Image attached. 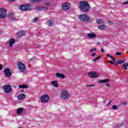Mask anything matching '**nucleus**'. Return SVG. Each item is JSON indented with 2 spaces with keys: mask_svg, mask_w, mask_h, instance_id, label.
Segmentation results:
<instances>
[{
  "mask_svg": "<svg viewBox=\"0 0 128 128\" xmlns=\"http://www.w3.org/2000/svg\"><path fill=\"white\" fill-rule=\"evenodd\" d=\"M122 106H126V102H122Z\"/></svg>",
  "mask_w": 128,
  "mask_h": 128,
  "instance_id": "36",
  "label": "nucleus"
},
{
  "mask_svg": "<svg viewBox=\"0 0 128 128\" xmlns=\"http://www.w3.org/2000/svg\"><path fill=\"white\" fill-rule=\"evenodd\" d=\"M128 4V1L124 2V3H122V4Z\"/></svg>",
  "mask_w": 128,
  "mask_h": 128,
  "instance_id": "40",
  "label": "nucleus"
},
{
  "mask_svg": "<svg viewBox=\"0 0 128 128\" xmlns=\"http://www.w3.org/2000/svg\"><path fill=\"white\" fill-rule=\"evenodd\" d=\"M14 42H16V40L14 38H11L10 41L9 42L10 46H12V44H14Z\"/></svg>",
  "mask_w": 128,
  "mask_h": 128,
  "instance_id": "17",
  "label": "nucleus"
},
{
  "mask_svg": "<svg viewBox=\"0 0 128 128\" xmlns=\"http://www.w3.org/2000/svg\"><path fill=\"white\" fill-rule=\"evenodd\" d=\"M48 10V8L46 7H44V6H42L40 8V10Z\"/></svg>",
  "mask_w": 128,
  "mask_h": 128,
  "instance_id": "27",
  "label": "nucleus"
},
{
  "mask_svg": "<svg viewBox=\"0 0 128 128\" xmlns=\"http://www.w3.org/2000/svg\"><path fill=\"white\" fill-rule=\"evenodd\" d=\"M44 0H30L31 2H40Z\"/></svg>",
  "mask_w": 128,
  "mask_h": 128,
  "instance_id": "23",
  "label": "nucleus"
},
{
  "mask_svg": "<svg viewBox=\"0 0 128 128\" xmlns=\"http://www.w3.org/2000/svg\"><path fill=\"white\" fill-rule=\"evenodd\" d=\"M100 56H97L94 59L93 62H96V60H100Z\"/></svg>",
  "mask_w": 128,
  "mask_h": 128,
  "instance_id": "24",
  "label": "nucleus"
},
{
  "mask_svg": "<svg viewBox=\"0 0 128 128\" xmlns=\"http://www.w3.org/2000/svg\"><path fill=\"white\" fill-rule=\"evenodd\" d=\"M52 84L55 86L56 88H58V81L57 80H54L53 81L51 82Z\"/></svg>",
  "mask_w": 128,
  "mask_h": 128,
  "instance_id": "15",
  "label": "nucleus"
},
{
  "mask_svg": "<svg viewBox=\"0 0 128 128\" xmlns=\"http://www.w3.org/2000/svg\"><path fill=\"white\" fill-rule=\"evenodd\" d=\"M52 4L50 2H46L45 3V6H50Z\"/></svg>",
  "mask_w": 128,
  "mask_h": 128,
  "instance_id": "28",
  "label": "nucleus"
},
{
  "mask_svg": "<svg viewBox=\"0 0 128 128\" xmlns=\"http://www.w3.org/2000/svg\"><path fill=\"white\" fill-rule=\"evenodd\" d=\"M101 52H104V49H102L101 50Z\"/></svg>",
  "mask_w": 128,
  "mask_h": 128,
  "instance_id": "48",
  "label": "nucleus"
},
{
  "mask_svg": "<svg viewBox=\"0 0 128 128\" xmlns=\"http://www.w3.org/2000/svg\"><path fill=\"white\" fill-rule=\"evenodd\" d=\"M2 65L0 64V70H2Z\"/></svg>",
  "mask_w": 128,
  "mask_h": 128,
  "instance_id": "41",
  "label": "nucleus"
},
{
  "mask_svg": "<svg viewBox=\"0 0 128 128\" xmlns=\"http://www.w3.org/2000/svg\"><path fill=\"white\" fill-rule=\"evenodd\" d=\"M4 74L5 76H6V78H10V76H12V73L10 72V70L8 68H6L4 70Z\"/></svg>",
  "mask_w": 128,
  "mask_h": 128,
  "instance_id": "11",
  "label": "nucleus"
},
{
  "mask_svg": "<svg viewBox=\"0 0 128 128\" xmlns=\"http://www.w3.org/2000/svg\"><path fill=\"white\" fill-rule=\"evenodd\" d=\"M112 24V22L110 21L109 22V24Z\"/></svg>",
  "mask_w": 128,
  "mask_h": 128,
  "instance_id": "44",
  "label": "nucleus"
},
{
  "mask_svg": "<svg viewBox=\"0 0 128 128\" xmlns=\"http://www.w3.org/2000/svg\"><path fill=\"white\" fill-rule=\"evenodd\" d=\"M116 56H122V53L120 52H116Z\"/></svg>",
  "mask_w": 128,
  "mask_h": 128,
  "instance_id": "33",
  "label": "nucleus"
},
{
  "mask_svg": "<svg viewBox=\"0 0 128 128\" xmlns=\"http://www.w3.org/2000/svg\"><path fill=\"white\" fill-rule=\"evenodd\" d=\"M110 79H104L99 81L100 84H104V82H108Z\"/></svg>",
  "mask_w": 128,
  "mask_h": 128,
  "instance_id": "16",
  "label": "nucleus"
},
{
  "mask_svg": "<svg viewBox=\"0 0 128 128\" xmlns=\"http://www.w3.org/2000/svg\"><path fill=\"white\" fill-rule=\"evenodd\" d=\"M18 36H24L26 34V32L24 31H20L18 33Z\"/></svg>",
  "mask_w": 128,
  "mask_h": 128,
  "instance_id": "21",
  "label": "nucleus"
},
{
  "mask_svg": "<svg viewBox=\"0 0 128 128\" xmlns=\"http://www.w3.org/2000/svg\"><path fill=\"white\" fill-rule=\"evenodd\" d=\"M79 8H80L81 12H86L90 10V4L87 2L82 1L79 4Z\"/></svg>",
  "mask_w": 128,
  "mask_h": 128,
  "instance_id": "1",
  "label": "nucleus"
},
{
  "mask_svg": "<svg viewBox=\"0 0 128 128\" xmlns=\"http://www.w3.org/2000/svg\"><path fill=\"white\" fill-rule=\"evenodd\" d=\"M106 86L108 88L110 86V84H106Z\"/></svg>",
  "mask_w": 128,
  "mask_h": 128,
  "instance_id": "46",
  "label": "nucleus"
},
{
  "mask_svg": "<svg viewBox=\"0 0 128 128\" xmlns=\"http://www.w3.org/2000/svg\"><path fill=\"white\" fill-rule=\"evenodd\" d=\"M14 88H16V86H14Z\"/></svg>",
  "mask_w": 128,
  "mask_h": 128,
  "instance_id": "50",
  "label": "nucleus"
},
{
  "mask_svg": "<svg viewBox=\"0 0 128 128\" xmlns=\"http://www.w3.org/2000/svg\"><path fill=\"white\" fill-rule=\"evenodd\" d=\"M6 16V10L4 8H0V18H4Z\"/></svg>",
  "mask_w": 128,
  "mask_h": 128,
  "instance_id": "5",
  "label": "nucleus"
},
{
  "mask_svg": "<svg viewBox=\"0 0 128 128\" xmlns=\"http://www.w3.org/2000/svg\"><path fill=\"white\" fill-rule=\"evenodd\" d=\"M19 88H28V85L26 84H21L18 86Z\"/></svg>",
  "mask_w": 128,
  "mask_h": 128,
  "instance_id": "20",
  "label": "nucleus"
},
{
  "mask_svg": "<svg viewBox=\"0 0 128 128\" xmlns=\"http://www.w3.org/2000/svg\"><path fill=\"white\" fill-rule=\"evenodd\" d=\"M112 110H118V106H116V105H114L112 106Z\"/></svg>",
  "mask_w": 128,
  "mask_h": 128,
  "instance_id": "29",
  "label": "nucleus"
},
{
  "mask_svg": "<svg viewBox=\"0 0 128 128\" xmlns=\"http://www.w3.org/2000/svg\"><path fill=\"white\" fill-rule=\"evenodd\" d=\"M40 100L42 102H48L50 100V96L48 94H44L42 96Z\"/></svg>",
  "mask_w": 128,
  "mask_h": 128,
  "instance_id": "6",
  "label": "nucleus"
},
{
  "mask_svg": "<svg viewBox=\"0 0 128 128\" xmlns=\"http://www.w3.org/2000/svg\"><path fill=\"white\" fill-rule=\"evenodd\" d=\"M98 28L100 30H104V28H106V26L104 25H100L98 26Z\"/></svg>",
  "mask_w": 128,
  "mask_h": 128,
  "instance_id": "22",
  "label": "nucleus"
},
{
  "mask_svg": "<svg viewBox=\"0 0 128 128\" xmlns=\"http://www.w3.org/2000/svg\"><path fill=\"white\" fill-rule=\"evenodd\" d=\"M123 66L124 68V70H128V63H125L123 64Z\"/></svg>",
  "mask_w": 128,
  "mask_h": 128,
  "instance_id": "25",
  "label": "nucleus"
},
{
  "mask_svg": "<svg viewBox=\"0 0 128 128\" xmlns=\"http://www.w3.org/2000/svg\"><path fill=\"white\" fill-rule=\"evenodd\" d=\"M96 50V48H94L91 49L90 52H94Z\"/></svg>",
  "mask_w": 128,
  "mask_h": 128,
  "instance_id": "32",
  "label": "nucleus"
},
{
  "mask_svg": "<svg viewBox=\"0 0 128 128\" xmlns=\"http://www.w3.org/2000/svg\"><path fill=\"white\" fill-rule=\"evenodd\" d=\"M88 76H90V78H96L100 76V74L96 72H91L88 73Z\"/></svg>",
  "mask_w": 128,
  "mask_h": 128,
  "instance_id": "10",
  "label": "nucleus"
},
{
  "mask_svg": "<svg viewBox=\"0 0 128 128\" xmlns=\"http://www.w3.org/2000/svg\"><path fill=\"white\" fill-rule=\"evenodd\" d=\"M32 8V7L30 4H24L20 6V9L21 10H24V12H26V10H30Z\"/></svg>",
  "mask_w": 128,
  "mask_h": 128,
  "instance_id": "3",
  "label": "nucleus"
},
{
  "mask_svg": "<svg viewBox=\"0 0 128 128\" xmlns=\"http://www.w3.org/2000/svg\"><path fill=\"white\" fill-rule=\"evenodd\" d=\"M3 88L6 94H8L12 92V87H10V84L4 86Z\"/></svg>",
  "mask_w": 128,
  "mask_h": 128,
  "instance_id": "8",
  "label": "nucleus"
},
{
  "mask_svg": "<svg viewBox=\"0 0 128 128\" xmlns=\"http://www.w3.org/2000/svg\"><path fill=\"white\" fill-rule=\"evenodd\" d=\"M56 78H60L64 79L66 78V76H64V74L60 72L56 73Z\"/></svg>",
  "mask_w": 128,
  "mask_h": 128,
  "instance_id": "12",
  "label": "nucleus"
},
{
  "mask_svg": "<svg viewBox=\"0 0 128 128\" xmlns=\"http://www.w3.org/2000/svg\"><path fill=\"white\" fill-rule=\"evenodd\" d=\"M112 104V101H110V102L107 104V106H110Z\"/></svg>",
  "mask_w": 128,
  "mask_h": 128,
  "instance_id": "43",
  "label": "nucleus"
},
{
  "mask_svg": "<svg viewBox=\"0 0 128 128\" xmlns=\"http://www.w3.org/2000/svg\"><path fill=\"white\" fill-rule=\"evenodd\" d=\"M11 20H16V18H12Z\"/></svg>",
  "mask_w": 128,
  "mask_h": 128,
  "instance_id": "42",
  "label": "nucleus"
},
{
  "mask_svg": "<svg viewBox=\"0 0 128 128\" xmlns=\"http://www.w3.org/2000/svg\"><path fill=\"white\" fill-rule=\"evenodd\" d=\"M87 36L89 38H96V36L94 34L90 33V34H88Z\"/></svg>",
  "mask_w": 128,
  "mask_h": 128,
  "instance_id": "13",
  "label": "nucleus"
},
{
  "mask_svg": "<svg viewBox=\"0 0 128 128\" xmlns=\"http://www.w3.org/2000/svg\"><path fill=\"white\" fill-rule=\"evenodd\" d=\"M24 92V90H21V92Z\"/></svg>",
  "mask_w": 128,
  "mask_h": 128,
  "instance_id": "49",
  "label": "nucleus"
},
{
  "mask_svg": "<svg viewBox=\"0 0 128 128\" xmlns=\"http://www.w3.org/2000/svg\"><path fill=\"white\" fill-rule=\"evenodd\" d=\"M24 108H20L17 110V114H20L22 112H24Z\"/></svg>",
  "mask_w": 128,
  "mask_h": 128,
  "instance_id": "19",
  "label": "nucleus"
},
{
  "mask_svg": "<svg viewBox=\"0 0 128 128\" xmlns=\"http://www.w3.org/2000/svg\"><path fill=\"white\" fill-rule=\"evenodd\" d=\"M110 58H112V60H113V62H114V60H115V58H114V57H112V56H110Z\"/></svg>",
  "mask_w": 128,
  "mask_h": 128,
  "instance_id": "39",
  "label": "nucleus"
},
{
  "mask_svg": "<svg viewBox=\"0 0 128 128\" xmlns=\"http://www.w3.org/2000/svg\"><path fill=\"white\" fill-rule=\"evenodd\" d=\"M96 56V54L95 53L91 54V56H92V58H94V56Z\"/></svg>",
  "mask_w": 128,
  "mask_h": 128,
  "instance_id": "38",
  "label": "nucleus"
},
{
  "mask_svg": "<svg viewBox=\"0 0 128 128\" xmlns=\"http://www.w3.org/2000/svg\"><path fill=\"white\" fill-rule=\"evenodd\" d=\"M18 64L19 70H20L21 72H24V68H26V65L22 62H18Z\"/></svg>",
  "mask_w": 128,
  "mask_h": 128,
  "instance_id": "7",
  "label": "nucleus"
},
{
  "mask_svg": "<svg viewBox=\"0 0 128 128\" xmlns=\"http://www.w3.org/2000/svg\"><path fill=\"white\" fill-rule=\"evenodd\" d=\"M96 22H97V24H102L101 20H97Z\"/></svg>",
  "mask_w": 128,
  "mask_h": 128,
  "instance_id": "35",
  "label": "nucleus"
},
{
  "mask_svg": "<svg viewBox=\"0 0 128 128\" xmlns=\"http://www.w3.org/2000/svg\"><path fill=\"white\" fill-rule=\"evenodd\" d=\"M34 60H35V58L34 57H32V58H31L30 59V62H34Z\"/></svg>",
  "mask_w": 128,
  "mask_h": 128,
  "instance_id": "37",
  "label": "nucleus"
},
{
  "mask_svg": "<svg viewBox=\"0 0 128 128\" xmlns=\"http://www.w3.org/2000/svg\"><path fill=\"white\" fill-rule=\"evenodd\" d=\"M110 64H114V63L112 61H110Z\"/></svg>",
  "mask_w": 128,
  "mask_h": 128,
  "instance_id": "45",
  "label": "nucleus"
},
{
  "mask_svg": "<svg viewBox=\"0 0 128 128\" xmlns=\"http://www.w3.org/2000/svg\"><path fill=\"white\" fill-rule=\"evenodd\" d=\"M26 98V95L24 94H22L18 96V100H22V98Z\"/></svg>",
  "mask_w": 128,
  "mask_h": 128,
  "instance_id": "18",
  "label": "nucleus"
},
{
  "mask_svg": "<svg viewBox=\"0 0 128 128\" xmlns=\"http://www.w3.org/2000/svg\"><path fill=\"white\" fill-rule=\"evenodd\" d=\"M106 56H109V58H110V54H106Z\"/></svg>",
  "mask_w": 128,
  "mask_h": 128,
  "instance_id": "47",
  "label": "nucleus"
},
{
  "mask_svg": "<svg viewBox=\"0 0 128 128\" xmlns=\"http://www.w3.org/2000/svg\"><path fill=\"white\" fill-rule=\"evenodd\" d=\"M38 20V18H35L34 19L33 22H36Z\"/></svg>",
  "mask_w": 128,
  "mask_h": 128,
  "instance_id": "30",
  "label": "nucleus"
},
{
  "mask_svg": "<svg viewBox=\"0 0 128 128\" xmlns=\"http://www.w3.org/2000/svg\"><path fill=\"white\" fill-rule=\"evenodd\" d=\"M8 16H14V13L10 12L8 14Z\"/></svg>",
  "mask_w": 128,
  "mask_h": 128,
  "instance_id": "31",
  "label": "nucleus"
},
{
  "mask_svg": "<svg viewBox=\"0 0 128 128\" xmlns=\"http://www.w3.org/2000/svg\"><path fill=\"white\" fill-rule=\"evenodd\" d=\"M124 62H126L125 60H118V63L119 64H124Z\"/></svg>",
  "mask_w": 128,
  "mask_h": 128,
  "instance_id": "26",
  "label": "nucleus"
},
{
  "mask_svg": "<svg viewBox=\"0 0 128 128\" xmlns=\"http://www.w3.org/2000/svg\"><path fill=\"white\" fill-rule=\"evenodd\" d=\"M78 19L81 22H90V17L86 14H81L79 15Z\"/></svg>",
  "mask_w": 128,
  "mask_h": 128,
  "instance_id": "2",
  "label": "nucleus"
},
{
  "mask_svg": "<svg viewBox=\"0 0 128 128\" xmlns=\"http://www.w3.org/2000/svg\"><path fill=\"white\" fill-rule=\"evenodd\" d=\"M54 20H49L48 21V25L49 26H54Z\"/></svg>",
  "mask_w": 128,
  "mask_h": 128,
  "instance_id": "14",
  "label": "nucleus"
},
{
  "mask_svg": "<svg viewBox=\"0 0 128 128\" xmlns=\"http://www.w3.org/2000/svg\"><path fill=\"white\" fill-rule=\"evenodd\" d=\"M60 96L62 100H68L70 98V94L66 90H63L61 93Z\"/></svg>",
  "mask_w": 128,
  "mask_h": 128,
  "instance_id": "4",
  "label": "nucleus"
},
{
  "mask_svg": "<svg viewBox=\"0 0 128 128\" xmlns=\"http://www.w3.org/2000/svg\"><path fill=\"white\" fill-rule=\"evenodd\" d=\"M62 6L64 10H67L70 8V4L68 2H65L62 4Z\"/></svg>",
  "mask_w": 128,
  "mask_h": 128,
  "instance_id": "9",
  "label": "nucleus"
},
{
  "mask_svg": "<svg viewBox=\"0 0 128 128\" xmlns=\"http://www.w3.org/2000/svg\"><path fill=\"white\" fill-rule=\"evenodd\" d=\"M86 88H90V86H94V84H89V85H86Z\"/></svg>",
  "mask_w": 128,
  "mask_h": 128,
  "instance_id": "34",
  "label": "nucleus"
}]
</instances>
